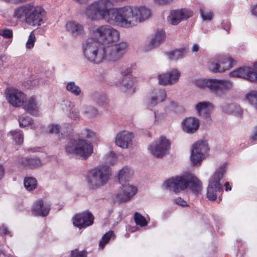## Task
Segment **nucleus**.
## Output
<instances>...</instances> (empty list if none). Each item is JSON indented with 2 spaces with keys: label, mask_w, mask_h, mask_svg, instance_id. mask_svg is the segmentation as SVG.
I'll return each instance as SVG.
<instances>
[{
  "label": "nucleus",
  "mask_w": 257,
  "mask_h": 257,
  "mask_svg": "<svg viewBox=\"0 0 257 257\" xmlns=\"http://www.w3.org/2000/svg\"><path fill=\"white\" fill-rule=\"evenodd\" d=\"M94 35L105 47L117 45L118 44H113L117 42L119 38L118 31L107 25L97 28L94 31Z\"/></svg>",
  "instance_id": "7"
},
{
  "label": "nucleus",
  "mask_w": 257,
  "mask_h": 257,
  "mask_svg": "<svg viewBox=\"0 0 257 257\" xmlns=\"http://www.w3.org/2000/svg\"><path fill=\"white\" fill-rule=\"evenodd\" d=\"M134 220L136 224L140 226H145L148 224V222L145 217L138 212L135 213Z\"/></svg>",
  "instance_id": "35"
},
{
  "label": "nucleus",
  "mask_w": 257,
  "mask_h": 257,
  "mask_svg": "<svg viewBox=\"0 0 257 257\" xmlns=\"http://www.w3.org/2000/svg\"><path fill=\"white\" fill-rule=\"evenodd\" d=\"M76 3L81 4V5H84L87 4L89 0H74Z\"/></svg>",
  "instance_id": "57"
},
{
  "label": "nucleus",
  "mask_w": 257,
  "mask_h": 257,
  "mask_svg": "<svg viewBox=\"0 0 257 257\" xmlns=\"http://www.w3.org/2000/svg\"><path fill=\"white\" fill-rule=\"evenodd\" d=\"M133 171L125 166L119 171L118 178L119 182L121 184L122 186L130 185L128 183L133 176Z\"/></svg>",
  "instance_id": "25"
},
{
  "label": "nucleus",
  "mask_w": 257,
  "mask_h": 257,
  "mask_svg": "<svg viewBox=\"0 0 257 257\" xmlns=\"http://www.w3.org/2000/svg\"><path fill=\"white\" fill-rule=\"evenodd\" d=\"M224 186L225 187V190L226 191H230L231 190V187L230 185H229V183L228 182H225Z\"/></svg>",
  "instance_id": "58"
},
{
  "label": "nucleus",
  "mask_w": 257,
  "mask_h": 257,
  "mask_svg": "<svg viewBox=\"0 0 257 257\" xmlns=\"http://www.w3.org/2000/svg\"><path fill=\"white\" fill-rule=\"evenodd\" d=\"M209 150L206 141H199L192 147L191 161L192 164H200L206 157V154Z\"/></svg>",
  "instance_id": "10"
},
{
  "label": "nucleus",
  "mask_w": 257,
  "mask_h": 257,
  "mask_svg": "<svg viewBox=\"0 0 257 257\" xmlns=\"http://www.w3.org/2000/svg\"><path fill=\"white\" fill-rule=\"evenodd\" d=\"M128 44L121 42L116 46L105 47L97 39H87L82 45L85 58L90 62L99 64L104 59L116 61L126 51Z\"/></svg>",
  "instance_id": "2"
},
{
  "label": "nucleus",
  "mask_w": 257,
  "mask_h": 257,
  "mask_svg": "<svg viewBox=\"0 0 257 257\" xmlns=\"http://www.w3.org/2000/svg\"><path fill=\"white\" fill-rule=\"evenodd\" d=\"M45 11L40 7H34L29 13L26 18V23L33 26H40L44 23Z\"/></svg>",
  "instance_id": "13"
},
{
  "label": "nucleus",
  "mask_w": 257,
  "mask_h": 257,
  "mask_svg": "<svg viewBox=\"0 0 257 257\" xmlns=\"http://www.w3.org/2000/svg\"><path fill=\"white\" fill-rule=\"evenodd\" d=\"M235 107V105L233 103L225 104L222 105V108L223 111L230 114L233 112Z\"/></svg>",
  "instance_id": "44"
},
{
  "label": "nucleus",
  "mask_w": 257,
  "mask_h": 257,
  "mask_svg": "<svg viewBox=\"0 0 257 257\" xmlns=\"http://www.w3.org/2000/svg\"><path fill=\"white\" fill-rule=\"evenodd\" d=\"M24 108L32 115L36 116L38 112V105L36 97L32 96L27 101L24 103Z\"/></svg>",
  "instance_id": "26"
},
{
  "label": "nucleus",
  "mask_w": 257,
  "mask_h": 257,
  "mask_svg": "<svg viewBox=\"0 0 257 257\" xmlns=\"http://www.w3.org/2000/svg\"><path fill=\"white\" fill-rule=\"evenodd\" d=\"M36 41V37L33 32H32L29 37V39L26 43V48L29 49H32Z\"/></svg>",
  "instance_id": "41"
},
{
  "label": "nucleus",
  "mask_w": 257,
  "mask_h": 257,
  "mask_svg": "<svg viewBox=\"0 0 257 257\" xmlns=\"http://www.w3.org/2000/svg\"><path fill=\"white\" fill-rule=\"evenodd\" d=\"M246 99L257 109V91H252L246 95Z\"/></svg>",
  "instance_id": "36"
},
{
  "label": "nucleus",
  "mask_w": 257,
  "mask_h": 257,
  "mask_svg": "<svg viewBox=\"0 0 257 257\" xmlns=\"http://www.w3.org/2000/svg\"><path fill=\"white\" fill-rule=\"evenodd\" d=\"M0 234L1 235H10V236H12L11 232L9 231L8 228L5 225H2L0 227Z\"/></svg>",
  "instance_id": "51"
},
{
  "label": "nucleus",
  "mask_w": 257,
  "mask_h": 257,
  "mask_svg": "<svg viewBox=\"0 0 257 257\" xmlns=\"http://www.w3.org/2000/svg\"><path fill=\"white\" fill-rule=\"evenodd\" d=\"M154 97H156L159 99V101H164L166 96V93L164 89H155L154 91Z\"/></svg>",
  "instance_id": "38"
},
{
  "label": "nucleus",
  "mask_w": 257,
  "mask_h": 257,
  "mask_svg": "<svg viewBox=\"0 0 257 257\" xmlns=\"http://www.w3.org/2000/svg\"><path fill=\"white\" fill-rule=\"evenodd\" d=\"M180 76V72L174 69L169 72L159 75V82L163 85H173L178 82Z\"/></svg>",
  "instance_id": "17"
},
{
  "label": "nucleus",
  "mask_w": 257,
  "mask_h": 257,
  "mask_svg": "<svg viewBox=\"0 0 257 257\" xmlns=\"http://www.w3.org/2000/svg\"><path fill=\"white\" fill-rule=\"evenodd\" d=\"M82 134L83 136H85V137L88 139L92 138L94 135L93 132L88 129L84 130L83 133Z\"/></svg>",
  "instance_id": "52"
},
{
  "label": "nucleus",
  "mask_w": 257,
  "mask_h": 257,
  "mask_svg": "<svg viewBox=\"0 0 257 257\" xmlns=\"http://www.w3.org/2000/svg\"><path fill=\"white\" fill-rule=\"evenodd\" d=\"M38 84H39V81L37 79L31 81V84L32 86H36V85H38Z\"/></svg>",
  "instance_id": "61"
},
{
  "label": "nucleus",
  "mask_w": 257,
  "mask_h": 257,
  "mask_svg": "<svg viewBox=\"0 0 257 257\" xmlns=\"http://www.w3.org/2000/svg\"><path fill=\"white\" fill-rule=\"evenodd\" d=\"M84 112L90 117L95 116L98 114V110L92 106H88L86 107Z\"/></svg>",
  "instance_id": "43"
},
{
  "label": "nucleus",
  "mask_w": 257,
  "mask_h": 257,
  "mask_svg": "<svg viewBox=\"0 0 257 257\" xmlns=\"http://www.w3.org/2000/svg\"><path fill=\"white\" fill-rule=\"evenodd\" d=\"M200 15L203 20H211L213 17V14L211 12H208L205 14L203 10H200Z\"/></svg>",
  "instance_id": "46"
},
{
  "label": "nucleus",
  "mask_w": 257,
  "mask_h": 257,
  "mask_svg": "<svg viewBox=\"0 0 257 257\" xmlns=\"http://www.w3.org/2000/svg\"><path fill=\"white\" fill-rule=\"evenodd\" d=\"M71 104V102L69 100L67 99L63 100L60 102V107L63 111L68 112L71 110L70 109L72 108Z\"/></svg>",
  "instance_id": "39"
},
{
  "label": "nucleus",
  "mask_w": 257,
  "mask_h": 257,
  "mask_svg": "<svg viewBox=\"0 0 257 257\" xmlns=\"http://www.w3.org/2000/svg\"><path fill=\"white\" fill-rule=\"evenodd\" d=\"M135 79L130 77H125L124 78L120 83V89L122 91H129L130 94H132L135 92L134 86L135 84Z\"/></svg>",
  "instance_id": "28"
},
{
  "label": "nucleus",
  "mask_w": 257,
  "mask_h": 257,
  "mask_svg": "<svg viewBox=\"0 0 257 257\" xmlns=\"http://www.w3.org/2000/svg\"><path fill=\"white\" fill-rule=\"evenodd\" d=\"M195 84L199 88L207 89L220 97H224L233 87L232 82L227 79H200L196 80Z\"/></svg>",
  "instance_id": "4"
},
{
  "label": "nucleus",
  "mask_w": 257,
  "mask_h": 257,
  "mask_svg": "<svg viewBox=\"0 0 257 257\" xmlns=\"http://www.w3.org/2000/svg\"><path fill=\"white\" fill-rule=\"evenodd\" d=\"M70 109H71V110L69 111L70 115L69 116L74 119H76L78 118L79 116V112L78 109L72 107Z\"/></svg>",
  "instance_id": "47"
},
{
  "label": "nucleus",
  "mask_w": 257,
  "mask_h": 257,
  "mask_svg": "<svg viewBox=\"0 0 257 257\" xmlns=\"http://www.w3.org/2000/svg\"><path fill=\"white\" fill-rule=\"evenodd\" d=\"M160 6H166L171 4L174 0H154Z\"/></svg>",
  "instance_id": "50"
},
{
  "label": "nucleus",
  "mask_w": 257,
  "mask_h": 257,
  "mask_svg": "<svg viewBox=\"0 0 257 257\" xmlns=\"http://www.w3.org/2000/svg\"><path fill=\"white\" fill-rule=\"evenodd\" d=\"M132 73V70L130 68H126L125 70L122 72V75L124 76H127Z\"/></svg>",
  "instance_id": "56"
},
{
  "label": "nucleus",
  "mask_w": 257,
  "mask_h": 257,
  "mask_svg": "<svg viewBox=\"0 0 257 257\" xmlns=\"http://www.w3.org/2000/svg\"><path fill=\"white\" fill-rule=\"evenodd\" d=\"M111 175L110 168L107 165L99 166L90 171L87 181L91 189H96L104 186Z\"/></svg>",
  "instance_id": "5"
},
{
  "label": "nucleus",
  "mask_w": 257,
  "mask_h": 257,
  "mask_svg": "<svg viewBox=\"0 0 257 257\" xmlns=\"http://www.w3.org/2000/svg\"><path fill=\"white\" fill-rule=\"evenodd\" d=\"M94 217L89 211H85L76 214L73 218L74 226L79 228H85L93 223Z\"/></svg>",
  "instance_id": "14"
},
{
  "label": "nucleus",
  "mask_w": 257,
  "mask_h": 257,
  "mask_svg": "<svg viewBox=\"0 0 257 257\" xmlns=\"http://www.w3.org/2000/svg\"><path fill=\"white\" fill-rule=\"evenodd\" d=\"M226 170V164H224L213 174L209 181L207 190V197L209 200L214 201L219 193H222L223 188L220 181Z\"/></svg>",
  "instance_id": "8"
},
{
  "label": "nucleus",
  "mask_w": 257,
  "mask_h": 257,
  "mask_svg": "<svg viewBox=\"0 0 257 257\" xmlns=\"http://www.w3.org/2000/svg\"><path fill=\"white\" fill-rule=\"evenodd\" d=\"M234 60L229 57L219 56L209 61V69L213 73H222L233 66Z\"/></svg>",
  "instance_id": "11"
},
{
  "label": "nucleus",
  "mask_w": 257,
  "mask_h": 257,
  "mask_svg": "<svg viewBox=\"0 0 257 257\" xmlns=\"http://www.w3.org/2000/svg\"><path fill=\"white\" fill-rule=\"evenodd\" d=\"M199 126V120L195 117H186L181 122L183 131L188 134H193L196 133Z\"/></svg>",
  "instance_id": "18"
},
{
  "label": "nucleus",
  "mask_w": 257,
  "mask_h": 257,
  "mask_svg": "<svg viewBox=\"0 0 257 257\" xmlns=\"http://www.w3.org/2000/svg\"><path fill=\"white\" fill-rule=\"evenodd\" d=\"M0 35L6 39L11 38L13 37V31L10 29H5L0 31Z\"/></svg>",
  "instance_id": "45"
},
{
  "label": "nucleus",
  "mask_w": 257,
  "mask_h": 257,
  "mask_svg": "<svg viewBox=\"0 0 257 257\" xmlns=\"http://www.w3.org/2000/svg\"><path fill=\"white\" fill-rule=\"evenodd\" d=\"M66 28L74 37L81 36L84 33L83 26L75 21L68 22L66 25Z\"/></svg>",
  "instance_id": "23"
},
{
  "label": "nucleus",
  "mask_w": 257,
  "mask_h": 257,
  "mask_svg": "<svg viewBox=\"0 0 257 257\" xmlns=\"http://www.w3.org/2000/svg\"><path fill=\"white\" fill-rule=\"evenodd\" d=\"M165 38V32L163 30L157 31L149 43L150 47L151 48H155L159 47L163 43Z\"/></svg>",
  "instance_id": "27"
},
{
  "label": "nucleus",
  "mask_w": 257,
  "mask_h": 257,
  "mask_svg": "<svg viewBox=\"0 0 257 257\" xmlns=\"http://www.w3.org/2000/svg\"><path fill=\"white\" fill-rule=\"evenodd\" d=\"M3 254L4 256L5 255V253L3 250V247L2 245H0V254Z\"/></svg>",
  "instance_id": "64"
},
{
  "label": "nucleus",
  "mask_w": 257,
  "mask_h": 257,
  "mask_svg": "<svg viewBox=\"0 0 257 257\" xmlns=\"http://www.w3.org/2000/svg\"><path fill=\"white\" fill-rule=\"evenodd\" d=\"M231 77H238L247 79L251 82L257 80V73L253 67L244 66L238 68L229 73Z\"/></svg>",
  "instance_id": "12"
},
{
  "label": "nucleus",
  "mask_w": 257,
  "mask_h": 257,
  "mask_svg": "<svg viewBox=\"0 0 257 257\" xmlns=\"http://www.w3.org/2000/svg\"><path fill=\"white\" fill-rule=\"evenodd\" d=\"M87 252L86 250L79 251L76 248L71 251L70 257H87Z\"/></svg>",
  "instance_id": "40"
},
{
  "label": "nucleus",
  "mask_w": 257,
  "mask_h": 257,
  "mask_svg": "<svg viewBox=\"0 0 257 257\" xmlns=\"http://www.w3.org/2000/svg\"><path fill=\"white\" fill-rule=\"evenodd\" d=\"M212 108V104L207 101L200 102L196 105V109L198 115L204 117L207 120L211 119L210 112Z\"/></svg>",
  "instance_id": "20"
},
{
  "label": "nucleus",
  "mask_w": 257,
  "mask_h": 257,
  "mask_svg": "<svg viewBox=\"0 0 257 257\" xmlns=\"http://www.w3.org/2000/svg\"><path fill=\"white\" fill-rule=\"evenodd\" d=\"M133 134L126 131L118 134L115 139V144L122 148H127L132 142Z\"/></svg>",
  "instance_id": "21"
},
{
  "label": "nucleus",
  "mask_w": 257,
  "mask_h": 257,
  "mask_svg": "<svg viewBox=\"0 0 257 257\" xmlns=\"http://www.w3.org/2000/svg\"><path fill=\"white\" fill-rule=\"evenodd\" d=\"M122 187V192L116 194L113 199L115 203H121L126 202L137 192V188L133 185Z\"/></svg>",
  "instance_id": "19"
},
{
  "label": "nucleus",
  "mask_w": 257,
  "mask_h": 257,
  "mask_svg": "<svg viewBox=\"0 0 257 257\" xmlns=\"http://www.w3.org/2000/svg\"><path fill=\"white\" fill-rule=\"evenodd\" d=\"M65 151L67 154L85 160L92 154L93 146L85 140H72L66 145Z\"/></svg>",
  "instance_id": "6"
},
{
  "label": "nucleus",
  "mask_w": 257,
  "mask_h": 257,
  "mask_svg": "<svg viewBox=\"0 0 257 257\" xmlns=\"http://www.w3.org/2000/svg\"><path fill=\"white\" fill-rule=\"evenodd\" d=\"M222 28H223V29H224L227 32H228V31L230 29V22H229L227 21H224L222 23Z\"/></svg>",
  "instance_id": "54"
},
{
  "label": "nucleus",
  "mask_w": 257,
  "mask_h": 257,
  "mask_svg": "<svg viewBox=\"0 0 257 257\" xmlns=\"http://www.w3.org/2000/svg\"><path fill=\"white\" fill-rule=\"evenodd\" d=\"M251 139L252 141H257V125L254 127V129L251 135Z\"/></svg>",
  "instance_id": "55"
},
{
  "label": "nucleus",
  "mask_w": 257,
  "mask_h": 257,
  "mask_svg": "<svg viewBox=\"0 0 257 257\" xmlns=\"http://www.w3.org/2000/svg\"><path fill=\"white\" fill-rule=\"evenodd\" d=\"M161 102V101H159V99L157 97L152 96L148 105L150 107H154L155 105H156L159 102Z\"/></svg>",
  "instance_id": "49"
},
{
  "label": "nucleus",
  "mask_w": 257,
  "mask_h": 257,
  "mask_svg": "<svg viewBox=\"0 0 257 257\" xmlns=\"http://www.w3.org/2000/svg\"><path fill=\"white\" fill-rule=\"evenodd\" d=\"M61 127L58 124H51L49 126V133L51 134H58Z\"/></svg>",
  "instance_id": "48"
},
{
  "label": "nucleus",
  "mask_w": 257,
  "mask_h": 257,
  "mask_svg": "<svg viewBox=\"0 0 257 257\" xmlns=\"http://www.w3.org/2000/svg\"><path fill=\"white\" fill-rule=\"evenodd\" d=\"M8 102L14 106L23 105L26 100V95L18 89H9L7 92Z\"/></svg>",
  "instance_id": "16"
},
{
  "label": "nucleus",
  "mask_w": 257,
  "mask_h": 257,
  "mask_svg": "<svg viewBox=\"0 0 257 257\" xmlns=\"http://www.w3.org/2000/svg\"><path fill=\"white\" fill-rule=\"evenodd\" d=\"M193 12L186 9L173 10L168 17V21L171 24L176 25L184 20L192 17Z\"/></svg>",
  "instance_id": "15"
},
{
  "label": "nucleus",
  "mask_w": 257,
  "mask_h": 257,
  "mask_svg": "<svg viewBox=\"0 0 257 257\" xmlns=\"http://www.w3.org/2000/svg\"><path fill=\"white\" fill-rule=\"evenodd\" d=\"M66 89L67 91L76 96L79 95L81 91L80 88L76 85L74 82L68 83L66 85Z\"/></svg>",
  "instance_id": "33"
},
{
  "label": "nucleus",
  "mask_w": 257,
  "mask_h": 257,
  "mask_svg": "<svg viewBox=\"0 0 257 257\" xmlns=\"http://www.w3.org/2000/svg\"><path fill=\"white\" fill-rule=\"evenodd\" d=\"M27 1V0H12V3L17 4V3L25 2H26Z\"/></svg>",
  "instance_id": "63"
},
{
  "label": "nucleus",
  "mask_w": 257,
  "mask_h": 257,
  "mask_svg": "<svg viewBox=\"0 0 257 257\" xmlns=\"http://www.w3.org/2000/svg\"><path fill=\"white\" fill-rule=\"evenodd\" d=\"M23 132L20 130H16L10 132V134L12 136L13 140L16 144L20 145L23 143Z\"/></svg>",
  "instance_id": "32"
},
{
  "label": "nucleus",
  "mask_w": 257,
  "mask_h": 257,
  "mask_svg": "<svg viewBox=\"0 0 257 257\" xmlns=\"http://www.w3.org/2000/svg\"><path fill=\"white\" fill-rule=\"evenodd\" d=\"M94 101L100 105H103L106 101V97L104 94L96 95L94 96Z\"/></svg>",
  "instance_id": "42"
},
{
  "label": "nucleus",
  "mask_w": 257,
  "mask_h": 257,
  "mask_svg": "<svg viewBox=\"0 0 257 257\" xmlns=\"http://www.w3.org/2000/svg\"><path fill=\"white\" fill-rule=\"evenodd\" d=\"M187 53L185 48H181L168 52L167 54L171 60H177L183 58Z\"/></svg>",
  "instance_id": "30"
},
{
  "label": "nucleus",
  "mask_w": 257,
  "mask_h": 257,
  "mask_svg": "<svg viewBox=\"0 0 257 257\" xmlns=\"http://www.w3.org/2000/svg\"><path fill=\"white\" fill-rule=\"evenodd\" d=\"M113 234V231L109 230L108 232L105 233L99 241V246L102 248H104L105 245L108 243L111 236Z\"/></svg>",
  "instance_id": "37"
},
{
  "label": "nucleus",
  "mask_w": 257,
  "mask_h": 257,
  "mask_svg": "<svg viewBox=\"0 0 257 257\" xmlns=\"http://www.w3.org/2000/svg\"><path fill=\"white\" fill-rule=\"evenodd\" d=\"M112 6L110 0H99L87 7L85 15L91 20L101 18L110 24L129 28L148 19L151 14L150 10L145 7L127 6L116 9Z\"/></svg>",
  "instance_id": "1"
},
{
  "label": "nucleus",
  "mask_w": 257,
  "mask_h": 257,
  "mask_svg": "<svg viewBox=\"0 0 257 257\" xmlns=\"http://www.w3.org/2000/svg\"><path fill=\"white\" fill-rule=\"evenodd\" d=\"M19 163L24 167L29 169H35L42 165L40 159L34 156L21 158L19 161Z\"/></svg>",
  "instance_id": "24"
},
{
  "label": "nucleus",
  "mask_w": 257,
  "mask_h": 257,
  "mask_svg": "<svg viewBox=\"0 0 257 257\" xmlns=\"http://www.w3.org/2000/svg\"><path fill=\"white\" fill-rule=\"evenodd\" d=\"M33 9V4H28L24 6L19 7L15 10L14 17L18 19H20L23 17L25 16L26 19L27 16H28L29 13Z\"/></svg>",
  "instance_id": "29"
},
{
  "label": "nucleus",
  "mask_w": 257,
  "mask_h": 257,
  "mask_svg": "<svg viewBox=\"0 0 257 257\" xmlns=\"http://www.w3.org/2000/svg\"><path fill=\"white\" fill-rule=\"evenodd\" d=\"M24 184L28 190L32 191L36 188L37 180L33 177H26L24 179Z\"/></svg>",
  "instance_id": "31"
},
{
  "label": "nucleus",
  "mask_w": 257,
  "mask_h": 257,
  "mask_svg": "<svg viewBox=\"0 0 257 257\" xmlns=\"http://www.w3.org/2000/svg\"><path fill=\"white\" fill-rule=\"evenodd\" d=\"M175 202L177 204L181 206H185L187 205L186 202L181 197H178L176 199Z\"/></svg>",
  "instance_id": "53"
},
{
  "label": "nucleus",
  "mask_w": 257,
  "mask_h": 257,
  "mask_svg": "<svg viewBox=\"0 0 257 257\" xmlns=\"http://www.w3.org/2000/svg\"><path fill=\"white\" fill-rule=\"evenodd\" d=\"M170 142L166 137L161 136L149 146L148 149L151 154L156 158H162L167 155L170 149Z\"/></svg>",
  "instance_id": "9"
},
{
  "label": "nucleus",
  "mask_w": 257,
  "mask_h": 257,
  "mask_svg": "<svg viewBox=\"0 0 257 257\" xmlns=\"http://www.w3.org/2000/svg\"><path fill=\"white\" fill-rule=\"evenodd\" d=\"M18 120L20 126L21 127H24L29 126L33 123V120L32 118L26 115V114H23L20 116Z\"/></svg>",
  "instance_id": "34"
},
{
  "label": "nucleus",
  "mask_w": 257,
  "mask_h": 257,
  "mask_svg": "<svg viewBox=\"0 0 257 257\" xmlns=\"http://www.w3.org/2000/svg\"><path fill=\"white\" fill-rule=\"evenodd\" d=\"M166 189L177 193L188 188L194 193H200L202 189L201 182L194 175L187 174L167 180L164 183Z\"/></svg>",
  "instance_id": "3"
},
{
  "label": "nucleus",
  "mask_w": 257,
  "mask_h": 257,
  "mask_svg": "<svg viewBox=\"0 0 257 257\" xmlns=\"http://www.w3.org/2000/svg\"><path fill=\"white\" fill-rule=\"evenodd\" d=\"M4 175V170L3 166L0 165V179L2 178Z\"/></svg>",
  "instance_id": "60"
},
{
  "label": "nucleus",
  "mask_w": 257,
  "mask_h": 257,
  "mask_svg": "<svg viewBox=\"0 0 257 257\" xmlns=\"http://www.w3.org/2000/svg\"><path fill=\"white\" fill-rule=\"evenodd\" d=\"M253 15L257 16V5L254 7V8L251 11Z\"/></svg>",
  "instance_id": "62"
},
{
  "label": "nucleus",
  "mask_w": 257,
  "mask_h": 257,
  "mask_svg": "<svg viewBox=\"0 0 257 257\" xmlns=\"http://www.w3.org/2000/svg\"><path fill=\"white\" fill-rule=\"evenodd\" d=\"M50 209L49 203L44 204L42 199H39L34 204L32 212L35 215L46 216L49 214Z\"/></svg>",
  "instance_id": "22"
},
{
  "label": "nucleus",
  "mask_w": 257,
  "mask_h": 257,
  "mask_svg": "<svg viewBox=\"0 0 257 257\" xmlns=\"http://www.w3.org/2000/svg\"><path fill=\"white\" fill-rule=\"evenodd\" d=\"M199 50V46L197 44H194L192 48V51L194 52H196Z\"/></svg>",
  "instance_id": "59"
}]
</instances>
